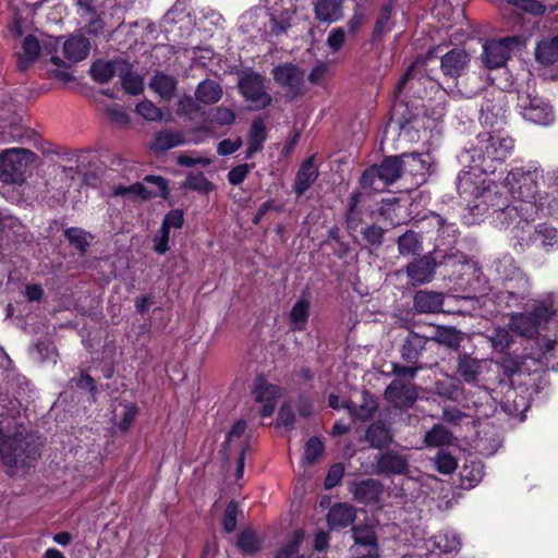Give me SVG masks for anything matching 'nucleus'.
<instances>
[{"mask_svg": "<svg viewBox=\"0 0 558 558\" xmlns=\"http://www.w3.org/2000/svg\"><path fill=\"white\" fill-rule=\"evenodd\" d=\"M64 239L81 256H85L95 235L80 227H69L63 231Z\"/></svg>", "mask_w": 558, "mask_h": 558, "instance_id": "obj_37", "label": "nucleus"}, {"mask_svg": "<svg viewBox=\"0 0 558 558\" xmlns=\"http://www.w3.org/2000/svg\"><path fill=\"white\" fill-rule=\"evenodd\" d=\"M541 172L537 168L521 167L513 168L507 173L506 182L515 203L529 207L537 198Z\"/></svg>", "mask_w": 558, "mask_h": 558, "instance_id": "obj_4", "label": "nucleus"}, {"mask_svg": "<svg viewBox=\"0 0 558 558\" xmlns=\"http://www.w3.org/2000/svg\"><path fill=\"white\" fill-rule=\"evenodd\" d=\"M314 12L319 22H337L343 15L342 0H316Z\"/></svg>", "mask_w": 558, "mask_h": 558, "instance_id": "obj_34", "label": "nucleus"}, {"mask_svg": "<svg viewBox=\"0 0 558 558\" xmlns=\"http://www.w3.org/2000/svg\"><path fill=\"white\" fill-rule=\"evenodd\" d=\"M252 395L256 402L277 401L281 395L280 388L265 378L263 374L255 377Z\"/></svg>", "mask_w": 558, "mask_h": 558, "instance_id": "obj_38", "label": "nucleus"}, {"mask_svg": "<svg viewBox=\"0 0 558 558\" xmlns=\"http://www.w3.org/2000/svg\"><path fill=\"white\" fill-rule=\"evenodd\" d=\"M348 489L356 502L369 506L379 501L383 485L375 478H366L350 483Z\"/></svg>", "mask_w": 558, "mask_h": 558, "instance_id": "obj_20", "label": "nucleus"}, {"mask_svg": "<svg viewBox=\"0 0 558 558\" xmlns=\"http://www.w3.org/2000/svg\"><path fill=\"white\" fill-rule=\"evenodd\" d=\"M517 105L523 118L533 123L545 125L554 119L550 105L537 95L519 93Z\"/></svg>", "mask_w": 558, "mask_h": 558, "instance_id": "obj_10", "label": "nucleus"}, {"mask_svg": "<svg viewBox=\"0 0 558 558\" xmlns=\"http://www.w3.org/2000/svg\"><path fill=\"white\" fill-rule=\"evenodd\" d=\"M369 446L376 449L387 448L393 441L390 426L381 420L373 422L365 432Z\"/></svg>", "mask_w": 558, "mask_h": 558, "instance_id": "obj_28", "label": "nucleus"}, {"mask_svg": "<svg viewBox=\"0 0 558 558\" xmlns=\"http://www.w3.org/2000/svg\"><path fill=\"white\" fill-rule=\"evenodd\" d=\"M199 109V102L189 94H184L177 102V114L180 117H191Z\"/></svg>", "mask_w": 558, "mask_h": 558, "instance_id": "obj_61", "label": "nucleus"}, {"mask_svg": "<svg viewBox=\"0 0 558 558\" xmlns=\"http://www.w3.org/2000/svg\"><path fill=\"white\" fill-rule=\"evenodd\" d=\"M149 87L165 101H170L177 95L178 80L170 74L156 72L149 82Z\"/></svg>", "mask_w": 558, "mask_h": 558, "instance_id": "obj_30", "label": "nucleus"}, {"mask_svg": "<svg viewBox=\"0 0 558 558\" xmlns=\"http://www.w3.org/2000/svg\"><path fill=\"white\" fill-rule=\"evenodd\" d=\"M535 59L543 65H553L558 61V36L545 38L535 47Z\"/></svg>", "mask_w": 558, "mask_h": 558, "instance_id": "obj_39", "label": "nucleus"}, {"mask_svg": "<svg viewBox=\"0 0 558 558\" xmlns=\"http://www.w3.org/2000/svg\"><path fill=\"white\" fill-rule=\"evenodd\" d=\"M426 83L430 85L436 84L429 76L414 72V64H411L398 82L395 93L398 95L402 94L409 85L410 90H412L417 98L423 99L426 96V90L424 89V92H422L421 87Z\"/></svg>", "mask_w": 558, "mask_h": 558, "instance_id": "obj_25", "label": "nucleus"}, {"mask_svg": "<svg viewBox=\"0 0 558 558\" xmlns=\"http://www.w3.org/2000/svg\"><path fill=\"white\" fill-rule=\"evenodd\" d=\"M474 174L471 171H461L457 178V191L460 196L476 195L478 186L473 180Z\"/></svg>", "mask_w": 558, "mask_h": 558, "instance_id": "obj_58", "label": "nucleus"}, {"mask_svg": "<svg viewBox=\"0 0 558 558\" xmlns=\"http://www.w3.org/2000/svg\"><path fill=\"white\" fill-rule=\"evenodd\" d=\"M255 163H240L230 169L227 174L228 182L231 185H240L244 182L248 173L252 169H254Z\"/></svg>", "mask_w": 558, "mask_h": 558, "instance_id": "obj_63", "label": "nucleus"}, {"mask_svg": "<svg viewBox=\"0 0 558 558\" xmlns=\"http://www.w3.org/2000/svg\"><path fill=\"white\" fill-rule=\"evenodd\" d=\"M310 300L304 294H302L293 304L289 313L291 330L304 331L306 329L310 318Z\"/></svg>", "mask_w": 558, "mask_h": 558, "instance_id": "obj_32", "label": "nucleus"}, {"mask_svg": "<svg viewBox=\"0 0 558 558\" xmlns=\"http://www.w3.org/2000/svg\"><path fill=\"white\" fill-rule=\"evenodd\" d=\"M535 241L541 240V247L549 253L558 247V229L546 222L534 226Z\"/></svg>", "mask_w": 558, "mask_h": 558, "instance_id": "obj_40", "label": "nucleus"}, {"mask_svg": "<svg viewBox=\"0 0 558 558\" xmlns=\"http://www.w3.org/2000/svg\"><path fill=\"white\" fill-rule=\"evenodd\" d=\"M436 268V258L433 253H427L409 263L405 267V274L412 286H421L433 280Z\"/></svg>", "mask_w": 558, "mask_h": 558, "instance_id": "obj_16", "label": "nucleus"}, {"mask_svg": "<svg viewBox=\"0 0 558 558\" xmlns=\"http://www.w3.org/2000/svg\"><path fill=\"white\" fill-rule=\"evenodd\" d=\"M460 476L463 482H468V485L473 487L482 481L484 476V465L481 462L464 464Z\"/></svg>", "mask_w": 558, "mask_h": 558, "instance_id": "obj_56", "label": "nucleus"}, {"mask_svg": "<svg viewBox=\"0 0 558 558\" xmlns=\"http://www.w3.org/2000/svg\"><path fill=\"white\" fill-rule=\"evenodd\" d=\"M377 470L384 475H404L409 471L407 457L395 450L380 453L377 459Z\"/></svg>", "mask_w": 558, "mask_h": 558, "instance_id": "obj_22", "label": "nucleus"}, {"mask_svg": "<svg viewBox=\"0 0 558 558\" xmlns=\"http://www.w3.org/2000/svg\"><path fill=\"white\" fill-rule=\"evenodd\" d=\"M435 547L441 553H457L461 548V539L454 532H439L435 535Z\"/></svg>", "mask_w": 558, "mask_h": 558, "instance_id": "obj_52", "label": "nucleus"}, {"mask_svg": "<svg viewBox=\"0 0 558 558\" xmlns=\"http://www.w3.org/2000/svg\"><path fill=\"white\" fill-rule=\"evenodd\" d=\"M444 295L430 290H417L413 296V307L420 314H435L442 310Z\"/></svg>", "mask_w": 558, "mask_h": 558, "instance_id": "obj_26", "label": "nucleus"}, {"mask_svg": "<svg viewBox=\"0 0 558 558\" xmlns=\"http://www.w3.org/2000/svg\"><path fill=\"white\" fill-rule=\"evenodd\" d=\"M236 547L244 555H255L263 547V539L252 529H245L238 535Z\"/></svg>", "mask_w": 558, "mask_h": 558, "instance_id": "obj_41", "label": "nucleus"}, {"mask_svg": "<svg viewBox=\"0 0 558 558\" xmlns=\"http://www.w3.org/2000/svg\"><path fill=\"white\" fill-rule=\"evenodd\" d=\"M24 225L21 220L8 211L0 209V238H10V235H14L15 238L22 236L24 232Z\"/></svg>", "mask_w": 558, "mask_h": 558, "instance_id": "obj_47", "label": "nucleus"}, {"mask_svg": "<svg viewBox=\"0 0 558 558\" xmlns=\"http://www.w3.org/2000/svg\"><path fill=\"white\" fill-rule=\"evenodd\" d=\"M36 154L26 148H11L0 155V181L7 184H22L26 171Z\"/></svg>", "mask_w": 558, "mask_h": 558, "instance_id": "obj_8", "label": "nucleus"}, {"mask_svg": "<svg viewBox=\"0 0 558 558\" xmlns=\"http://www.w3.org/2000/svg\"><path fill=\"white\" fill-rule=\"evenodd\" d=\"M555 314L556 311L550 304L541 303L534 306L526 315L517 317L514 324L520 329V333L533 337L538 333V329L546 325Z\"/></svg>", "mask_w": 558, "mask_h": 558, "instance_id": "obj_12", "label": "nucleus"}, {"mask_svg": "<svg viewBox=\"0 0 558 558\" xmlns=\"http://www.w3.org/2000/svg\"><path fill=\"white\" fill-rule=\"evenodd\" d=\"M400 157H402V173L415 178L416 184L423 183L429 170V163L423 158V154H402Z\"/></svg>", "mask_w": 558, "mask_h": 558, "instance_id": "obj_29", "label": "nucleus"}, {"mask_svg": "<svg viewBox=\"0 0 558 558\" xmlns=\"http://www.w3.org/2000/svg\"><path fill=\"white\" fill-rule=\"evenodd\" d=\"M456 374L460 380L475 384L482 374V362L468 353H461L457 359Z\"/></svg>", "mask_w": 558, "mask_h": 558, "instance_id": "obj_27", "label": "nucleus"}, {"mask_svg": "<svg viewBox=\"0 0 558 558\" xmlns=\"http://www.w3.org/2000/svg\"><path fill=\"white\" fill-rule=\"evenodd\" d=\"M239 506L236 501L231 500L226 506L223 515H222V527L227 533H232L236 529V518H238Z\"/></svg>", "mask_w": 558, "mask_h": 558, "instance_id": "obj_64", "label": "nucleus"}, {"mask_svg": "<svg viewBox=\"0 0 558 558\" xmlns=\"http://www.w3.org/2000/svg\"><path fill=\"white\" fill-rule=\"evenodd\" d=\"M135 110L137 114L147 121H161L163 118L161 109L158 108L153 101L147 99L138 102Z\"/></svg>", "mask_w": 558, "mask_h": 558, "instance_id": "obj_59", "label": "nucleus"}, {"mask_svg": "<svg viewBox=\"0 0 558 558\" xmlns=\"http://www.w3.org/2000/svg\"><path fill=\"white\" fill-rule=\"evenodd\" d=\"M489 270L496 281L504 286L500 292L508 307L519 306L527 298L530 282L526 275L517 266L515 259L510 254L502 255L492 262Z\"/></svg>", "mask_w": 558, "mask_h": 558, "instance_id": "obj_2", "label": "nucleus"}, {"mask_svg": "<svg viewBox=\"0 0 558 558\" xmlns=\"http://www.w3.org/2000/svg\"><path fill=\"white\" fill-rule=\"evenodd\" d=\"M119 64H125L123 60H96L89 68V75L92 78L99 84H106L110 82L118 70Z\"/></svg>", "mask_w": 558, "mask_h": 558, "instance_id": "obj_35", "label": "nucleus"}, {"mask_svg": "<svg viewBox=\"0 0 558 558\" xmlns=\"http://www.w3.org/2000/svg\"><path fill=\"white\" fill-rule=\"evenodd\" d=\"M324 452V442L317 436L310 437L304 446V463L308 465L315 464L323 457Z\"/></svg>", "mask_w": 558, "mask_h": 558, "instance_id": "obj_55", "label": "nucleus"}, {"mask_svg": "<svg viewBox=\"0 0 558 558\" xmlns=\"http://www.w3.org/2000/svg\"><path fill=\"white\" fill-rule=\"evenodd\" d=\"M526 41L527 36L524 34L487 40L481 56L484 66L488 70L505 66L513 52L520 51L526 46Z\"/></svg>", "mask_w": 558, "mask_h": 558, "instance_id": "obj_5", "label": "nucleus"}, {"mask_svg": "<svg viewBox=\"0 0 558 558\" xmlns=\"http://www.w3.org/2000/svg\"><path fill=\"white\" fill-rule=\"evenodd\" d=\"M420 116L418 107L410 106L409 102L396 104L392 110V119H396L400 129H407Z\"/></svg>", "mask_w": 558, "mask_h": 558, "instance_id": "obj_46", "label": "nucleus"}, {"mask_svg": "<svg viewBox=\"0 0 558 558\" xmlns=\"http://www.w3.org/2000/svg\"><path fill=\"white\" fill-rule=\"evenodd\" d=\"M435 464L436 470L444 475L452 474L458 466L456 458L451 453L445 451H439L437 453Z\"/></svg>", "mask_w": 558, "mask_h": 558, "instance_id": "obj_60", "label": "nucleus"}, {"mask_svg": "<svg viewBox=\"0 0 558 558\" xmlns=\"http://www.w3.org/2000/svg\"><path fill=\"white\" fill-rule=\"evenodd\" d=\"M426 367V364H407L402 365L400 363H392L391 372L397 377L400 378H409L414 379L417 373Z\"/></svg>", "mask_w": 558, "mask_h": 558, "instance_id": "obj_62", "label": "nucleus"}, {"mask_svg": "<svg viewBox=\"0 0 558 558\" xmlns=\"http://www.w3.org/2000/svg\"><path fill=\"white\" fill-rule=\"evenodd\" d=\"M526 211L532 213L534 218H547V217H558V199L548 194L538 195L537 198L532 202L529 207H524Z\"/></svg>", "mask_w": 558, "mask_h": 558, "instance_id": "obj_31", "label": "nucleus"}, {"mask_svg": "<svg viewBox=\"0 0 558 558\" xmlns=\"http://www.w3.org/2000/svg\"><path fill=\"white\" fill-rule=\"evenodd\" d=\"M21 401L8 391L0 389V416L15 418L21 413Z\"/></svg>", "mask_w": 558, "mask_h": 558, "instance_id": "obj_53", "label": "nucleus"}, {"mask_svg": "<svg viewBox=\"0 0 558 558\" xmlns=\"http://www.w3.org/2000/svg\"><path fill=\"white\" fill-rule=\"evenodd\" d=\"M89 50L90 43L83 35L71 36L63 43V54L72 62L84 60L88 56Z\"/></svg>", "mask_w": 558, "mask_h": 558, "instance_id": "obj_33", "label": "nucleus"}, {"mask_svg": "<svg viewBox=\"0 0 558 558\" xmlns=\"http://www.w3.org/2000/svg\"><path fill=\"white\" fill-rule=\"evenodd\" d=\"M185 143V138L181 132L160 131L155 135L153 148L157 151H166L171 148L181 146Z\"/></svg>", "mask_w": 558, "mask_h": 558, "instance_id": "obj_45", "label": "nucleus"}, {"mask_svg": "<svg viewBox=\"0 0 558 558\" xmlns=\"http://www.w3.org/2000/svg\"><path fill=\"white\" fill-rule=\"evenodd\" d=\"M395 5L396 0H385L379 7L371 35L372 44L380 43L395 28Z\"/></svg>", "mask_w": 558, "mask_h": 558, "instance_id": "obj_18", "label": "nucleus"}, {"mask_svg": "<svg viewBox=\"0 0 558 558\" xmlns=\"http://www.w3.org/2000/svg\"><path fill=\"white\" fill-rule=\"evenodd\" d=\"M121 84L123 89L130 95L136 96L143 92L142 77L130 69L121 73Z\"/></svg>", "mask_w": 558, "mask_h": 558, "instance_id": "obj_57", "label": "nucleus"}, {"mask_svg": "<svg viewBox=\"0 0 558 558\" xmlns=\"http://www.w3.org/2000/svg\"><path fill=\"white\" fill-rule=\"evenodd\" d=\"M352 537L355 545L365 548L361 558H379V546L376 532L371 525H352Z\"/></svg>", "mask_w": 558, "mask_h": 558, "instance_id": "obj_23", "label": "nucleus"}, {"mask_svg": "<svg viewBox=\"0 0 558 558\" xmlns=\"http://www.w3.org/2000/svg\"><path fill=\"white\" fill-rule=\"evenodd\" d=\"M398 251L402 256H413L422 250V236L420 233L408 230L397 240Z\"/></svg>", "mask_w": 558, "mask_h": 558, "instance_id": "obj_43", "label": "nucleus"}, {"mask_svg": "<svg viewBox=\"0 0 558 558\" xmlns=\"http://www.w3.org/2000/svg\"><path fill=\"white\" fill-rule=\"evenodd\" d=\"M430 342L444 344L451 349H458L461 343L460 331L454 327H438L435 336L429 338Z\"/></svg>", "mask_w": 558, "mask_h": 558, "instance_id": "obj_50", "label": "nucleus"}, {"mask_svg": "<svg viewBox=\"0 0 558 558\" xmlns=\"http://www.w3.org/2000/svg\"><path fill=\"white\" fill-rule=\"evenodd\" d=\"M318 168L315 165V156L306 158L299 167L294 183L293 191L300 197L313 185L318 178Z\"/></svg>", "mask_w": 558, "mask_h": 558, "instance_id": "obj_24", "label": "nucleus"}, {"mask_svg": "<svg viewBox=\"0 0 558 558\" xmlns=\"http://www.w3.org/2000/svg\"><path fill=\"white\" fill-rule=\"evenodd\" d=\"M267 137L268 133L265 120L262 117L254 118L247 133V144L263 150Z\"/></svg>", "mask_w": 558, "mask_h": 558, "instance_id": "obj_51", "label": "nucleus"}, {"mask_svg": "<svg viewBox=\"0 0 558 558\" xmlns=\"http://www.w3.org/2000/svg\"><path fill=\"white\" fill-rule=\"evenodd\" d=\"M471 61L470 54L462 48H452L440 59V69L446 77L457 80L462 76Z\"/></svg>", "mask_w": 558, "mask_h": 558, "instance_id": "obj_17", "label": "nucleus"}, {"mask_svg": "<svg viewBox=\"0 0 558 558\" xmlns=\"http://www.w3.org/2000/svg\"><path fill=\"white\" fill-rule=\"evenodd\" d=\"M514 148V141L509 136L494 135L489 132L480 133L475 143L468 150L472 166L471 169L478 170L484 174H500L506 172L505 162Z\"/></svg>", "mask_w": 558, "mask_h": 558, "instance_id": "obj_1", "label": "nucleus"}, {"mask_svg": "<svg viewBox=\"0 0 558 558\" xmlns=\"http://www.w3.org/2000/svg\"><path fill=\"white\" fill-rule=\"evenodd\" d=\"M222 86L217 81L206 78L198 83L195 89V98L199 104L214 105L222 97Z\"/></svg>", "mask_w": 558, "mask_h": 558, "instance_id": "obj_36", "label": "nucleus"}, {"mask_svg": "<svg viewBox=\"0 0 558 558\" xmlns=\"http://www.w3.org/2000/svg\"><path fill=\"white\" fill-rule=\"evenodd\" d=\"M385 233L386 230L377 226L374 220L357 232L361 235L362 244L369 248H379L384 243Z\"/></svg>", "mask_w": 558, "mask_h": 558, "instance_id": "obj_44", "label": "nucleus"}, {"mask_svg": "<svg viewBox=\"0 0 558 558\" xmlns=\"http://www.w3.org/2000/svg\"><path fill=\"white\" fill-rule=\"evenodd\" d=\"M182 187L207 195L214 191L215 185L202 171H198L189 172L185 181L182 183Z\"/></svg>", "mask_w": 558, "mask_h": 558, "instance_id": "obj_49", "label": "nucleus"}, {"mask_svg": "<svg viewBox=\"0 0 558 558\" xmlns=\"http://www.w3.org/2000/svg\"><path fill=\"white\" fill-rule=\"evenodd\" d=\"M304 541V531L299 529L295 530L291 538L282 545L275 554V558H293L299 556V549Z\"/></svg>", "mask_w": 558, "mask_h": 558, "instance_id": "obj_54", "label": "nucleus"}, {"mask_svg": "<svg viewBox=\"0 0 558 558\" xmlns=\"http://www.w3.org/2000/svg\"><path fill=\"white\" fill-rule=\"evenodd\" d=\"M534 219L532 213L523 209L522 214L508 228L510 229L511 238L515 240L513 246L518 252H523L535 243L534 226L531 225V221Z\"/></svg>", "mask_w": 558, "mask_h": 558, "instance_id": "obj_15", "label": "nucleus"}, {"mask_svg": "<svg viewBox=\"0 0 558 558\" xmlns=\"http://www.w3.org/2000/svg\"><path fill=\"white\" fill-rule=\"evenodd\" d=\"M274 81L283 88H287L291 99L302 94L304 83V71L293 63H282L272 69Z\"/></svg>", "mask_w": 558, "mask_h": 558, "instance_id": "obj_11", "label": "nucleus"}, {"mask_svg": "<svg viewBox=\"0 0 558 558\" xmlns=\"http://www.w3.org/2000/svg\"><path fill=\"white\" fill-rule=\"evenodd\" d=\"M238 80V89L241 96L251 104V110H263L272 102L267 90L266 77L253 69L241 71Z\"/></svg>", "mask_w": 558, "mask_h": 558, "instance_id": "obj_7", "label": "nucleus"}, {"mask_svg": "<svg viewBox=\"0 0 558 558\" xmlns=\"http://www.w3.org/2000/svg\"><path fill=\"white\" fill-rule=\"evenodd\" d=\"M504 2L518 17H521L522 13L532 16H542L546 11L545 4L538 0H504Z\"/></svg>", "mask_w": 558, "mask_h": 558, "instance_id": "obj_42", "label": "nucleus"}, {"mask_svg": "<svg viewBox=\"0 0 558 558\" xmlns=\"http://www.w3.org/2000/svg\"><path fill=\"white\" fill-rule=\"evenodd\" d=\"M524 207L514 202L508 204L507 197L499 193H485L481 196V201L472 206L471 211L474 215L495 216L496 221L504 228H509L513 220L522 214Z\"/></svg>", "mask_w": 558, "mask_h": 558, "instance_id": "obj_6", "label": "nucleus"}, {"mask_svg": "<svg viewBox=\"0 0 558 558\" xmlns=\"http://www.w3.org/2000/svg\"><path fill=\"white\" fill-rule=\"evenodd\" d=\"M430 340L413 330H409L399 349L400 357L405 364H425L423 357Z\"/></svg>", "mask_w": 558, "mask_h": 558, "instance_id": "obj_14", "label": "nucleus"}, {"mask_svg": "<svg viewBox=\"0 0 558 558\" xmlns=\"http://www.w3.org/2000/svg\"><path fill=\"white\" fill-rule=\"evenodd\" d=\"M342 408L348 411L353 422H368L375 416L378 410V402L373 393L364 389L360 404L345 400L342 402Z\"/></svg>", "mask_w": 558, "mask_h": 558, "instance_id": "obj_19", "label": "nucleus"}, {"mask_svg": "<svg viewBox=\"0 0 558 558\" xmlns=\"http://www.w3.org/2000/svg\"><path fill=\"white\" fill-rule=\"evenodd\" d=\"M401 161L400 155L387 156L379 165L366 168L360 177V187L375 192L385 191L403 175Z\"/></svg>", "mask_w": 558, "mask_h": 558, "instance_id": "obj_3", "label": "nucleus"}, {"mask_svg": "<svg viewBox=\"0 0 558 558\" xmlns=\"http://www.w3.org/2000/svg\"><path fill=\"white\" fill-rule=\"evenodd\" d=\"M356 519V509L349 502L333 504L326 515L328 527L331 531H339L353 525Z\"/></svg>", "mask_w": 558, "mask_h": 558, "instance_id": "obj_21", "label": "nucleus"}, {"mask_svg": "<svg viewBox=\"0 0 558 558\" xmlns=\"http://www.w3.org/2000/svg\"><path fill=\"white\" fill-rule=\"evenodd\" d=\"M363 189H355L348 197L345 210H344V225L345 229L351 238L357 241V232L361 228L371 223L376 211L371 205H367L363 197Z\"/></svg>", "mask_w": 558, "mask_h": 558, "instance_id": "obj_9", "label": "nucleus"}, {"mask_svg": "<svg viewBox=\"0 0 558 558\" xmlns=\"http://www.w3.org/2000/svg\"><path fill=\"white\" fill-rule=\"evenodd\" d=\"M453 439L452 433L441 424H435L424 437L427 447H440L451 445Z\"/></svg>", "mask_w": 558, "mask_h": 558, "instance_id": "obj_48", "label": "nucleus"}, {"mask_svg": "<svg viewBox=\"0 0 558 558\" xmlns=\"http://www.w3.org/2000/svg\"><path fill=\"white\" fill-rule=\"evenodd\" d=\"M385 399L397 409H410L418 398L416 385L393 379L385 389Z\"/></svg>", "mask_w": 558, "mask_h": 558, "instance_id": "obj_13", "label": "nucleus"}]
</instances>
